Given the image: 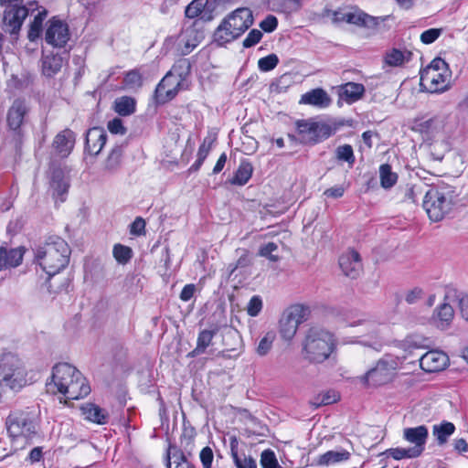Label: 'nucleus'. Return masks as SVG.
<instances>
[{
	"label": "nucleus",
	"instance_id": "obj_47",
	"mask_svg": "<svg viewBox=\"0 0 468 468\" xmlns=\"http://www.w3.org/2000/svg\"><path fill=\"white\" fill-rule=\"evenodd\" d=\"M215 141V138L212 136H207L204 139L203 143L200 144L198 151H197V157H198V165H201L207 156L208 155L213 143Z\"/></svg>",
	"mask_w": 468,
	"mask_h": 468
},
{
	"label": "nucleus",
	"instance_id": "obj_8",
	"mask_svg": "<svg viewBox=\"0 0 468 468\" xmlns=\"http://www.w3.org/2000/svg\"><path fill=\"white\" fill-rule=\"evenodd\" d=\"M452 190L448 186H431L423 198V208L431 221L441 220L451 210Z\"/></svg>",
	"mask_w": 468,
	"mask_h": 468
},
{
	"label": "nucleus",
	"instance_id": "obj_49",
	"mask_svg": "<svg viewBox=\"0 0 468 468\" xmlns=\"http://www.w3.org/2000/svg\"><path fill=\"white\" fill-rule=\"evenodd\" d=\"M277 249V244H275L274 242H269L260 249L259 254L261 257L268 258L270 261L275 262L279 261V257L273 254V252L276 251Z\"/></svg>",
	"mask_w": 468,
	"mask_h": 468
},
{
	"label": "nucleus",
	"instance_id": "obj_62",
	"mask_svg": "<svg viewBox=\"0 0 468 468\" xmlns=\"http://www.w3.org/2000/svg\"><path fill=\"white\" fill-rule=\"evenodd\" d=\"M459 308L462 317L468 321V296L462 297L459 300Z\"/></svg>",
	"mask_w": 468,
	"mask_h": 468
},
{
	"label": "nucleus",
	"instance_id": "obj_59",
	"mask_svg": "<svg viewBox=\"0 0 468 468\" xmlns=\"http://www.w3.org/2000/svg\"><path fill=\"white\" fill-rule=\"evenodd\" d=\"M441 123V122L438 118L430 119L428 121H425L424 122L420 123V131L421 133H432L433 130L437 129V127Z\"/></svg>",
	"mask_w": 468,
	"mask_h": 468
},
{
	"label": "nucleus",
	"instance_id": "obj_43",
	"mask_svg": "<svg viewBox=\"0 0 468 468\" xmlns=\"http://www.w3.org/2000/svg\"><path fill=\"white\" fill-rule=\"evenodd\" d=\"M112 254L116 261L120 264H126L133 256V250L130 247L115 244L112 250Z\"/></svg>",
	"mask_w": 468,
	"mask_h": 468
},
{
	"label": "nucleus",
	"instance_id": "obj_64",
	"mask_svg": "<svg viewBox=\"0 0 468 468\" xmlns=\"http://www.w3.org/2000/svg\"><path fill=\"white\" fill-rule=\"evenodd\" d=\"M226 162H227V154L225 153H223L220 154L219 158L218 159V161L213 168V173L218 174L219 172H221L225 166Z\"/></svg>",
	"mask_w": 468,
	"mask_h": 468
},
{
	"label": "nucleus",
	"instance_id": "obj_18",
	"mask_svg": "<svg viewBox=\"0 0 468 468\" xmlns=\"http://www.w3.org/2000/svg\"><path fill=\"white\" fill-rule=\"evenodd\" d=\"M74 144L75 133L69 129H65L55 136L52 146L58 154L67 157L71 153Z\"/></svg>",
	"mask_w": 468,
	"mask_h": 468
},
{
	"label": "nucleus",
	"instance_id": "obj_46",
	"mask_svg": "<svg viewBox=\"0 0 468 468\" xmlns=\"http://www.w3.org/2000/svg\"><path fill=\"white\" fill-rule=\"evenodd\" d=\"M279 63V58L276 54H270L266 57L261 58L258 60V68L262 72L271 71L276 68Z\"/></svg>",
	"mask_w": 468,
	"mask_h": 468
},
{
	"label": "nucleus",
	"instance_id": "obj_48",
	"mask_svg": "<svg viewBox=\"0 0 468 468\" xmlns=\"http://www.w3.org/2000/svg\"><path fill=\"white\" fill-rule=\"evenodd\" d=\"M262 309V300L260 296L254 295L250 298L247 305V313L250 316H257Z\"/></svg>",
	"mask_w": 468,
	"mask_h": 468
},
{
	"label": "nucleus",
	"instance_id": "obj_15",
	"mask_svg": "<svg viewBox=\"0 0 468 468\" xmlns=\"http://www.w3.org/2000/svg\"><path fill=\"white\" fill-rule=\"evenodd\" d=\"M429 437L428 428L425 425H420L412 428H405L403 430L402 438L412 444L410 447L419 457L425 450V445Z\"/></svg>",
	"mask_w": 468,
	"mask_h": 468
},
{
	"label": "nucleus",
	"instance_id": "obj_63",
	"mask_svg": "<svg viewBox=\"0 0 468 468\" xmlns=\"http://www.w3.org/2000/svg\"><path fill=\"white\" fill-rule=\"evenodd\" d=\"M349 325L352 327L363 326V328H364L363 333L366 334L368 332V330L372 326V324L366 319H360V320L354 321V322L350 323Z\"/></svg>",
	"mask_w": 468,
	"mask_h": 468
},
{
	"label": "nucleus",
	"instance_id": "obj_44",
	"mask_svg": "<svg viewBox=\"0 0 468 468\" xmlns=\"http://www.w3.org/2000/svg\"><path fill=\"white\" fill-rule=\"evenodd\" d=\"M208 0H193L185 10L186 16L188 18L197 17L205 9Z\"/></svg>",
	"mask_w": 468,
	"mask_h": 468
},
{
	"label": "nucleus",
	"instance_id": "obj_23",
	"mask_svg": "<svg viewBox=\"0 0 468 468\" xmlns=\"http://www.w3.org/2000/svg\"><path fill=\"white\" fill-rule=\"evenodd\" d=\"M24 251L21 248L6 249L0 248V271L7 268H14L21 264Z\"/></svg>",
	"mask_w": 468,
	"mask_h": 468
},
{
	"label": "nucleus",
	"instance_id": "obj_41",
	"mask_svg": "<svg viewBox=\"0 0 468 468\" xmlns=\"http://www.w3.org/2000/svg\"><path fill=\"white\" fill-rule=\"evenodd\" d=\"M335 157L340 162H346L352 167L356 162L353 147L350 144L339 145L335 149Z\"/></svg>",
	"mask_w": 468,
	"mask_h": 468
},
{
	"label": "nucleus",
	"instance_id": "obj_61",
	"mask_svg": "<svg viewBox=\"0 0 468 468\" xmlns=\"http://www.w3.org/2000/svg\"><path fill=\"white\" fill-rule=\"evenodd\" d=\"M196 291V286L194 284H186L181 291L180 299L184 302L189 301Z\"/></svg>",
	"mask_w": 468,
	"mask_h": 468
},
{
	"label": "nucleus",
	"instance_id": "obj_54",
	"mask_svg": "<svg viewBox=\"0 0 468 468\" xmlns=\"http://www.w3.org/2000/svg\"><path fill=\"white\" fill-rule=\"evenodd\" d=\"M278 26V20L277 18L272 16L269 15L267 16L260 24V27L267 33L273 32Z\"/></svg>",
	"mask_w": 468,
	"mask_h": 468
},
{
	"label": "nucleus",
	"instance_id": "obj_9",
	"mask_svg": "<svg viewBox=\"0 0 468 468\" xmlns=\"http://www.w3.org/2000/svg\"><path fill=\"white\" fill-rule=\"evenodd\" d=\"M399 369V359L391 356H384L376 365L358 378L359 382L367 388L380 387L391 382Z\"/></svg>",
	"mask_w": 468,
	"mask_h": 468
},
{
	"label": "nucleus",
	"instance_id": "obj_27",
	"mask_svg": "<svg viewBox=\"0 0 468 468\" xmlns=\"http://www.w3.org/2000/svg\"><path fill=\"white\" fill-rule=\"evenodd\" d=\"M365 92V87L360 83L347 82L340 87V97L347 103L358 101Z\"/></svg>",
	"mask_w": 468,
	"mask_h": 468
},
{
	"label": "nucleus",
	"instance_id": "obj_57",
	"mask_svg": "<svg viewBox=\"0 0 468 468\" xmlns=\"http://www.w3.org/2000/svg\"><path fill=\"white\" fill-rule=\"evenodd\" d=\"M291 80L290 76L283 75L281 78H279L276 82L272 83L271 85V89L272 91L276 92H282L286 90V88L289 86V82Z\"/></svg>",
	"mask_w": 468,
	"mask_h": 468
},
{
	"label": "nucleus",
	"instance_id": "obj_14",
	"mask_svg": "<svg viewBox=\"0 0 468 468\" xmlns=\"http://www.w3.org/2000/svg\"><path fill=\"white\" fill-rule=\"evenodd\" d=\"M338 263L342 272L351 279H356L363 272L361 256L354 249L344 251L339 257Z\"/></svg>",
	"mask_w": 468,
	"mask_h": 468
},
{
	"label": "nucleus",
	"instance_id": "obj_13",
	"mask_svg": "<svg viewBox=\"0 0 468 468\" xmlns=\"http://www.w3.org/2000/svg\"><path fill=\"white\" fill-rule=\"evenodd\" d=\"M69 39V27L63 21L53 17L48 21L45 40L55 48H62Z\"/></svg>",
	"mask_w": 468,
	"mask_h": 468
},
{
	"label": "nucleus",
	"instance_id": "obj_52",
	"mask_svg": "<svg viewBox=\"0 0 468 468\" xmlns=\"http://www.w3.org/2000/svg\"><path fill=\"white\" fill-rule=\"evenodd\" d=\"M199 458L203 468L212 467L214 453L210 447H204L199 453Z\"/></svg>",
	"mask_w": 468,
	"mask_h": 468
},
{
	"label": "nucleus",
	"instance_id": "obj_6",
	"mask_svg": "<svg viewBox=\"0 0 468 468\" xmlns=\"http://www.w3.org/2000/svg\"><path fill=\"white\" fill-rule=\"evenodd\" d=\"M335 348V339L327 330L313 327L308 330L303 345V356L314 363L325 361Z\"/></svg>",
	"mask_w": 468,
	"mask_h": 468
},
{
	"label": "nucleus",
	"instance_id": "obj_37",
	"mask_svg": "<svg viewBox=\"0 0 468 468\" xmlns=\"http://www.w3.org/2000/svg\"><path fill=\"white\" fill-rule=\"evenodd\" d=\"M215 335L214 330H202L197 336V346L190 353L191 356H196L201 355L205 352L207 347H208L212 342V339Z\"/></svg>",
	"mask_w": 468,
	"mask_h": 468
},
{
	"label": "nucleus",
	"instance_id": "obj_11",
	"mask_svg": "<svg viewBox=\"0 0 468 468\" xmlns=\"http://www.w3.org/2000/svg\"><path fill=\"white\" fill-rule=\"evenodd\" d=\"M300 140L304 144H317L333 135L336 128L326 122L301 120L296 122Z\"/></svg>",
	"mask_w": 468,
	"mask_h": 468
},
{
	"label": "nucleus",
	"instance_id": "obj_35",
	"mask_svg": "<svg viewBox=\"0 0 468 468\" xmlns=\"http://www.w3.org/2000/svg\"><path fill=\"white\" fill-rule=\"evenodd\" d=\"M301 0H267L268 7L274 12L292 13L300 6Z\"/></svg>",
	"mask_w": 468,
	"mask_h": 468
},
{
	"label": "nucleus",
	"instance_id": "obj_4",
	"mask_svg": "<svg viewBox=\"0 0 468 468\" xmlns=\"http://www.w3.org/2000/svg\"><path fill=\"white\" fill-rule=\"evenodd\" d=\"M5 424L9 437L16 449L25 448L37 432L36 416L28 410L11 412Z\"/></svg>",
	"mask_w": 468,
	"mask_h": 468
},
{
	"label": "nucleus",
	"instance_id": "obj_34",
	"mask_svg": "<svg viewBox=\"0 0 468 468\" xmlns=\"http://www.w3.org/2000/svg\"><path fill=\"white\" fill-rule=\"evenodd\" d=\"M237 441H232L230 443L231 456L237 468H257L256 461L247 456L245 453H239L237 451Z\"/></svg>",
	"mask_w": 468,
	"mask_h": 468
},
{
	"label": "nucleus",
	"instance_id": "obj_51",
	"mask_svg": "<svg viewBox=\"0 0 468 468\" xmlns=\"http://www.w3.org/2000/svg\"><path fill=\"white\" fill-rule=\"evenodd\" d=\"M261 37L262 33L261 30L252 29L243 40V47L246 48L253 47L261 41Z\"/></svg>",
	"mask_w": 468,
	"mask_h": 468
},
{
	"label": "nucleus",
	"instance_id": "obj_42",
	"mask_svg": "<svg viewBox=\"0 0 468 468\" xmlns=\"http://www.w3.org/2000/svg\"><path fill=\"white\" fill-rule=\"evenodd\" d=\"M275 338L276 334L274 331L267 332L259 341V344L256 348V353L261 356H266L271 351Z\"/></svg>",
	"mask_w": 468,
	"mask_h": 468
},
{
	"label": "nucleus",
	"instance_id": "obj_17",
	"mask_svg": "<svg viewBox=\"0 0 468 468\" xmlns=\"http://www.w3.org/2000/svg\"><path fill=\"white\" fill-rule=\"evenodd\" d=\"M69 187V171L62 168H56L52 171L50 178V189L52 195L56 198H60L64 201L63 196L68 192Z\"/></svg>",
	"mask_w": 468,
	"mask_h": 468
},
{
	"label": "nucleus",
	"instance_id": "obj_58",
	"mask_svg": "<svg viewBox=\"0 0 468 468\" xmlns=\"http://www.w3.org/2000/svg\"><path fill=\"white\" fill-rule=\"evenodd\" d=\"M124 82L131 87L140 86L142 82L140 73L135 70L128 72L124 77Z\"/></svg>",
	"mask_w": 468,
	"mask_h": 468
},
{
	"label": "nucleus",
	"instance_id": "obj_56",
	"mask_svg": "<svg viewBox=\"0 0 468 468\" xmlns=\"http://www.w3.org/2000/svg\"><path fill=\"white\" fill-rule=\"evenodd\" d=\"M108 130L114 134H124L126 128L123 126L122 121L119 118H114L107 124Z\"/></svg>",
	"mask_w": 468,
	"mask_h": 468
},
{
	"label": "nucleus",
	"instance_id": "obj_16",
	"mask_svg": "<svg viewBox=\"0 0 468 468\" xmlns=\"http://www.w3.org/2000/svg\"><path fill=\"white\" fill-rule=\"evenodd\" d=\"M448 362L449 357L445 353L431 350L420 358V367L426 372H438L444 369Z\"/></svg>",
	"mask_w": 468,
	"mask_h": 468
},
{
	"label": "nucleus",
	"instance_id": "obj_25",
	"mask_svg": "<svg viewBox=\"0 0 468 468\" xmlns=\"http://www.w3.org/2000/svg\"><path fill=\"white\" fill-rule=\"evenodd\" d=\"M63 66V58L58 54L53 52L43 54L42 72L47 77L56 75Z\"/></svg>",
	"mask_w": 468,
	"mask_h": 468
},
{
	"label": "nucleus",
	"instance_id": "obj_1",
	"mask_svg": "<svg viewBox=\"0 0 468 468\" xmlns=\"http://www.w3.org/2000/svg\"><path fill=\"white\" fill-rule=\"evenodd\" d=\"M46 388L48 393L60 394L66 399H80L90 392V387L81 372L68 363L53 367Z\"/></svg>",
	"mask_w": 468,
	"mask_h": 468
},
{
	"label": "nucleus",
	"instance_id": "obj_22",
	"mask_svg": "<svg viewBox=\"0 0 468 468\" xmlns=\"http://www.w3.org/2000/svg\"><path fill=\"white\" fill-rule=\"evenodd\" d=\"M301 104H307L318 108H326L331 103V99L323 89H314L302 95Z\"/></svg>",
	"mask_w": 468,
	"mask_h": 468
},
{
	"label": "nucleus",
	"instance_id": "obj_31",
	"mask_svg": "<svg viewBox=\"0 0 468 468\" xmlns=\"http://www.w3.org/2000/svg\"><path fill=\"white\" fill-rule=\"evenodd\" d=\"M113 109L121 116H129L135 112L136 101L132 97L122 96L114 101Z\"/></svg>",
	"mask_w": 468,
	"mask_h": 468
},
{
	"label": "nucleus",
	"instance_id": "obj_39",
	"mask_svg": "<svg viewBox=\"0 0 468 468\" xmlns=\"http://www.w3.org/2000/svg\"><path fill=\"white\" fill-rule=\"evenodd\" d=\"M379 177L381 186L384 188L392 187L398 179L396 173L391 171V167L388 164L381 165L379 167Z\"/></svg>",
	"mask_w": 468,
	"mask_h": 468
},
{
	"label": "nucleus",
	"instance_id": "obj_2",
	"mask_svg": "<svg viewBox=\"0 0 468 468\" xmlns=\"http://www.w3.org/2000/svg\"><path fill=\"white\" fill-rule=\"evenodd\" d=\"M29 383L24 359L14 351L3 350L0 354V387L18 392Z\"/></svg>",
	"mask_w": 468,
	"mask_h": 468
},
{
	"label": "nucleus",
	"instance_id": "obj_20",
	"mask_svg": "<svg viewBox=\"0 0 468 468\" xmlns=\"http://www.w3.org/2000/svg\"><path fill=\"white\" fill-rule=\"evenodd\" d=\"M340 15L341 17L338 16V14H335L336 20H343L349 24L364 26L367 27H375L378 25L376 17L368 16L367 14L358 9L348 11Z\"/></svg>",
	"mask_w": 468,
	"mask_h": 468
},
{
	"label": "nucleus",
	"instance_id": "obj_45",
	"mask_svg": "<svg viewBox=\"0 0 468 468\" xmlns=\"http://www.w3.org/2000/svg\"><path fill=\"white\" fill-rule=\"evenodd\" d=\"M386 453L388 456L398 461L402 459H414L418 457L410 448H390L387 450Z\"/></svg>",
	"mask_w": 468,
	"mask_h": 468
},
{
	"label": "nucleus",
	"instance_id": "obj_33",
	"mask_svg": "<svg viewBox=\"0 0 468 468\" xmlns=\"http://www.w3.org/2000/svg\"><path fill=\"white\" fill-rule=\"evenodd\" d=\"M253 172L251 164L248 161H242L234 176L230 179V183L236 186H244L250 179Z\"/></svg>",
	"mask_w": 468,
	"mask_h": 468
},
{
	"label": "nucleus",
	"instance_id": "obj_60",
	"mask_svg": "<svg viewBox=\"0 0 468 468\" xmlns=\"http://www.w3.org/2000/svg\"><path fill=\"white\" fill-rule=\"evenodd\" d=\"M345 190L343 186H335L326 189L324 192V196L331 198H339L344 196Z\"/></svg>",
	"mask_w": 468,
	"mask_h": 468
},
{
	"label": "nucleus",
	"instance_id": "obj_53",
	"mask_svg": "<svg viewBox=\"0 0 468 468\" xmlns=\"http://www.w3.org/2000/svg\"><path fill=\"white\" fill-rule=\"evenodd\" d=\"M424 295V292L420 287H414L409 290L405 294V301L409 304H413L420 300Z\"/></svg>",
	"mask_w": 468,
	"mask_h": 468
},
{
	"label": "nucleus",
	"instance_id": "obj_21",
	"mask_svg": "<svg viewBox=\"0 0 468 468\" xmlns=\"http://www.w3.org/2000/svg\"><path fill=\"white\" fill-rule=\"evenodd\" d=\"M454 317L453 308L447 303L440 304L433 312L431 321L439 329H447Z\"/></svg>",
	"mask_w": 468,
	"mask_h": 468
},
{
	"label": "nucleus",
	"instance_id": "obj_3",
	"mask_svg": "<svg viewBox=\"0 0 468 468\" xmlns=\"http://www.w3.org/2000/svg\"><path fill=\"white\" fill-rule=\"evenodd\" d=\"M70 250L67 242L61 238H51L43 246L39 247L36 258L49 276L58 273L69 263Z\"/></svg>",
	"mask_w": 468,
	"mask_h": 468
},
{
	"label": "nucleus",
	"instance_id": "obj_55",
	"mask_svg": "<svg viewBox=\"0 0 468 468\" xmlns=\"http://www.w3.org/2000/svg\"><path fill=\"white\" fill-rule=\"evenodd\" d=\"M145 221L141 217H138L130 226V233L134 236H142L144 234Z\"/></svg>",
	"mask_w": 468,
	"mask_h": 468
},
{
	"label": "nucleus",
	"instance_id": "obj_24",
	"mask_svg": "<svg viewBox=\"0 0 468 468\" xmlns=\"http://www.w3.org/2000/svg\"><path fill=\"white\" fill-rule=\"evenodd\" d=\"M412 57V52L406 48H396L387 50L384 57V63L389 67H401L408 63Z\"/></svg>",
	"mask_w": 468,
	"mask_h": 468
},
{
	"label": "nucleus",
	"instance_id": "obj_5",
	"mask_svg": "<svg viewBox=\"0 0 468 468\" xmlns=\"http://www.w3.org/2000/svg\"><path fill=\"white\" fill-rule=\"evenodd\" d=\"M253 23L249 8H238L225 17L214 33V40L220 46L239 37Z\"/></svg>",
	"mask_w": 468,
	"mask_h": 468
},
{
	"label": "nucleus",
	"instance_id": "obj_29",
	"mask_svg": "<svg viewBox=\"0 0 468 468\" xmlns=\"http://www.w3.org/2000/svg\"><path fill=\"white\" fill-rule=\"evenodd\" d=\"M350 455V452L346 450L328 451L318 457L317 464L322 466L333 465L347 461Z\"/></svg>",
	"mask_w": 468,
	"mask_h": 468
},
{
	"label": "nucleus",
	"instance_id": "obj_10",
	"mask_svg": "<svg viewBox=\"0 0 468 468\" xmlns=\"http://www.w3.org/2000/svg\"><path fill=\"white\" fill-rule=\"evenodd\" d=\"M450 79L448 65L441 58H434L420 72V85L430 92H441L447 90Z\"/></svg>",
	"mask_w": 468,
	"mask_h": 468
},
{
	"label": "nucleus",
	"instance_id": "obj_32",
	"mask_svg": "<svg viewBox=\"0 0 468 468\" xmlns=\"http://www.w3.org/2000/svg\"><path fill=\"white\" fill-rule=\"evenodd\" d=\"M455 431V426L449 421H442L440 424L434 425L432 428V434L437 440L439 445H443L447 442L450 436Z\"/></svg>",
	"mask_w": 468,
	"mask_h": 468
},
{
	"label": "nucleus",
	"instance_id": "obj_50",
	"mask_svg": "<svg viewBox=\"0 0 468 468\" xmlns=\"http://www.w3.org/2000/svg\"><path fill=\"white\" fill-rule=\"evenodd\" d=\"M442 29L441 28H430L425 30L420 35V41L423 44L429 45L433 43L441 35Z\"/></svg>",
	"mask_w": 468,
	"mask_h": 468
},
{
	"label": "nucleus",
	"instance_id": "obj_40",
	"mask_svg": "<svg viewBox=\"0 0 468 468\" xmlns=\"http://www.w3.org/2000/svg\"><path fill=\"white\" fill-rule=\"evenodd\" d=\"M46 16V11L39 12L35 16L34 20L31 22L27 34V37L29 38L30 41H35L40 37L42 32L43 21L45 20Z\"/></svg>",
	"mask_w": 468,
	"mask_h": 468
},
{
	"label": "nucleus",
	"instance_id": "obj_7",
	"mask_svg": "<svg viewBox=\"0 0 468 468\" xmlns=\"http://www.w3.org/2000/svg\"><path fill=\"white\" fill-rule=\"evenodd\" d=\"M190 69L189 62L183 58L176 62L170 71L162 79L155 89L154 98L159 104L173 100L184 89L186 76Z\"/></svg>",
	"mask_w": 468,
	"mask_h": 468
},
{
	"label": "nucleus",
	"instance_id": "obj_12",
	"mask_svg": "<svg viewBox=\"0 0 468 468\" xmlns=\"http://www.w3.org/2000/svg\"><path fill=\"white\" fill-rule=\"evenodd\" d=\"M27 15L28 9L25 6L19 5L5 6L3 16L4 29L10 34L18 33Z\"/></svg>",
	"mask_w": 468,
	"mask_h": 468
},
{
	"label": "nucleus",
	"instance_id": "obj_19",
	"mask_svg": "<svg viewBox=\"0 0 468 468\" xmlns=\"http://www.w3.org/2000/svg\"><path fill=\"white\" fill-rule=\"evenodd\" d=\"M107 133L100 127L90 129L86 135V149L93 155H97L106 144Z\"/></svg>",
	"mask_w": 468,
	"mask_h": 468
},
{
	"label": "nucleus",
	"instance_id": "obj_28",
	"mask_svg": "<svg viewBox=\"0 0 468 468\" xmlns=\"http://www.w3.org/2000/svg\"><path fill=\"white\" fill-rule=\"evenodd\" d=\"M85 419L97 424H105L108 421V412L99 406L88 403L81 407Z\"/></svg>",
	"mask_w": 468,
	"mask_h": 468
},
{
	"label": "nucleus",
	"instance_id": "obj_36",
	"mask_svg": "<svg viewBox=\"0 0 468 468\" xmlns=\"http://www.w3.org/2000/svg\"><path fill=\"white\" fill-rule=\"evenodd\" d=\"M298 325L284 313L282 314L280 322H279V332L281 336L286 340L290 341L295 335Z\"/></svg>",
	"mask_w": 468,
	"mask_h": 468
},
{
	"label": "nucleus",
	"instance_id": "obj_26",
	"mask_svg": "<svg viewBox=\"0 0 468 468\" xmlns=\"http://www.w3.org/2000/svg\"><path fill=\"white\" fill-rule=\"evenodd\" d=\"M27 106L22 101H15L7 115V122L11 129L16 130L23 122Z\"/></svg>",
	"mask_w": 468,
	"mask_h": 468
},
{
	"label": "nucleus",
	"instance_id": "obj_30",
	"mask_svg": "<svg viewBox=\"0 0 468 468\" xmlns=\"http://www.w3.org/2000/svg\"><path fill=\"white\" fill-rule=\"evenodd\" d=\"M283 313L299 326L309 318L311 310L308 305L296 303L289 306Z\"/></svg>",
	"mask_w": 468,
	"mask_h": 468
},
{
	"label": "nucleus",
	"instance_id": "obj_38",
	"mask_svg": "<svg viewBox=\"0 0 468 468\" xmlns=\"http://www.w3.org/2000/svg\"><path fill=\"white\" fill-rule=\"evenodd\" d=\"M184 463H190L184 452L176 446H169L167 450L166 468L182 466Z\"/></svg>",
	"mask_w": 468,
	"mask_h": 468
}]
</instances>
